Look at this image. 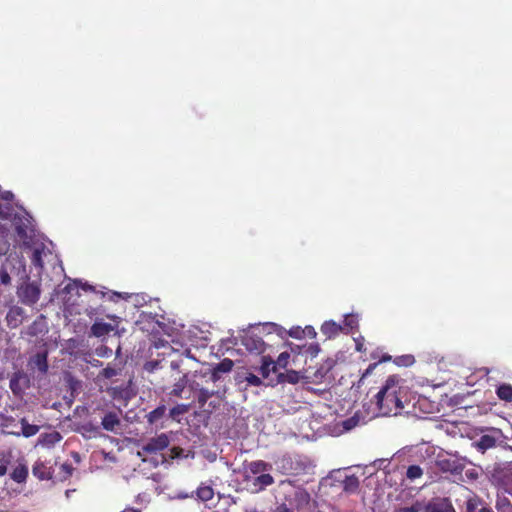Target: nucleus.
Masks as SVG:
<instances>
[{
    "label": "nucleus",
    "mask_w": 512,
    "mask_h": 512,
    "mask_svg": "<svg viewBox=\"0 0 512 512\" xmlns=\"http://www.w3.org/2000/svg\"><path fill=\"white\" fill-rule=\"evenodd\" d=\"M401 387L395 375L389 376L384 386L375 395V403L381 415H397L403 409Z\"/></svg>",
    "instance_id": "1"
},
{
    "label": "nucleus",
    "mask_w": 512,
    "mask_h": 512,
    "mask_svg": "<svg viewBox=\"0 0 512 512\" xmlns=\"http://www.w3.org/2000/svg\"><path fill=\"white\" fill-rule=\"evenodd\" d=\"M41 295L40 284L37 282H24L17 289V296L21 303L27 306L36 304Z\"/></svg>",
    "instance_id": "2"
},
{
    "label": "nucleus",
    "mask_w": 512,
    "mask_h": 512,
    "mask_svg": "<svg viewBox=\"0 0 512 512\" xmlns=\"http://www.w3.org/2000/svg\"><path fill=\"white\" fill-rule=\"evenodd\" d=\"M170 439L166 433H161L148 439L141 445L138 451V456L142 457L145 455L157 454L168 448Z\"/></svg>",
    "instance_id": "3"
},
{
    "label": "nucleus",
    "mask_w": 512,
    "mask_h": 512,
    "mask_svg": "<svg viewBox=\"0 0 512 512\" xmlns=\"http://www.w3.org/2000/svg\"><path fill=\"white\" fill-rule=\"evenodd\" d=\"M31 380L29 375L23 370H17L12 373L9 381V387L15 397L21 398L26 389L30 387Z\"/></svg>",
    "instance_id": "4"
},
{
    "label": "nucleus",
    "mask_w": 512,
    "mask_h": 512,
    "mask_svg": "<svg viewBox=\"0 0 512 512\" xmlns=\"http://www.w3.org/2000/svg\"><path fill=\"white\" fill-rule=\"evenodd\" d=\"M461 512H494L478 494L471 492L460 507Z\"/></svg>",
    "instance_id": "5"
},
{
    "label": "nucleus",
    "mask_w": 512,
    "mask_h": 512,
    "mask_svg": "<svg viewBox=\"0 0 512 512\" xmlns=\"http://www.w3.org/2000/svg\"><path fill=\"white\" fill-rule=\"evenodd\" d=\"M245 480L252 484V491L255 493L265 490L274 483V478L269 473L261 474L256 477L245 475Z\"/></svg>",
    "instance_id": "6"
},
{
    "label": "nucleus",
    "mask_w": 512,
    "mask_h": 512,
    "mask_svg": "<svg viewBox=\"0 0 512 512\" xmlns=\"http://www.w3.org/2000/svg\"><path fill=\"white\" fill-rule=\"evenodd\" d=\"M436 466L442 472H449L453 475H460L464 465L456 459L442 458L436 461Z\"/></svg>",
    "instance_id": "7"
},
{
    "label": "nucleus",
    "mask_w": 512,
    "mask_h": 512,
    "mask_svg": "<svg viewBox=\"0 0 512 512\" xmlns=\"http://www.w3.org/2000/svg\"><path fill=\"white\" fill-rule=\"evenodd\" d=\"M189 390L197 393L196 397L200 408H203L208 399L218 393L215 390H209L207 388L201 387V385L196 381H191L189 383Z\"/></svg>",
    "instance_id": "8"
},
{
    "label": "nucleus",
    "mask_w": 512,
    "mask_h": 512,
    "mask_svg": "<svg viewBox=\"0 0 512 512\" xmlns=\"http://www.w3.org/2000/svg\"><path fill=\"white\" fill-rule=\"evenodd\" d=\"M25 318V311L19 306H12L6 314L7 326L11 329L19 327Z\"/></svg>",
    "instance_id": "9"
},
{
    "label": "nucleus",
    "mask_w": 512,
    "mask_h": 512,
    "mask_svg": "<svg viewBox=\"0 0 512 512\" xmlns=\"http://www.w3.org/2000/svg\"><path fill=\"white\" fill-rule=\"evenodd\" d=\"M426 512H456L449 498L433 499L427 506Z\"/></svg>",
    "instance_id": "10"
},
{
    "label": "nucleus",
    "mask_w": 512,
    "mask_h": 512,
    "mask_svg": "<svg viewBox=\"0 0 512 512\" xmlns=\"http://www.w3.org/2000/svg\"><path fill=\"white\" fill-rule=\"evenodd\" d=\"M242 342L250 352L261 354L265 351V342L258 336H246L243 338Z\"/></svg>",
    "instance_id": "11"
},
{
    "label": "nucleus",
    "mask_w": 512,
    "mask_h": 512,
    "mask_svg": "<svg viewBox=\"0 0 512 512\" xmlns=\"http://www.w3.org/2000/svg\"><path fill=\"white\" fill-rule=\"evenodd\" d=\"M271 469V464L263 461V460H256L250 462L246 466V474L250 475L252 477H256L261 474H265L266 471Z\"/></svg>",
    "instance_id": "12"
},
{
    "label": "nucleus",
    "mask_w": 512,
    "mask_h": 512,
    "mask_svg": "<svg viewBox=\"0 0 512 512\" xmlns=\"http://www.w3.org/2000/svg\"><path fill=\"white\" fill-rule=\"evenodd\" d=\"M28 364L32 369H37L42 374H45L48 371L47 352H39L35 354L30 358Z\"/></svg>",
    "instance_id": "13"
},
{
    "label": "nucleus",
    "mask_w": 512,
    "mask_h": 512,
    "mask_svg": "<svg viewBox=\"0 0 512 512\" xmlns=\"http://www.w3.org/2000/svg\"><path fill=\"white\" fill-rule=\"evenodd\" d=\"M120 418L117 412L109 411L104 415L101 421V426L108 432H114L116 427L120 426Z\"/></svg>",
    "instance_id": "14"
},
{
    "label": "nucleus",
    "mask_w": 512,
    "mask_h": 512,
    "mask_svg": "<svg viewBox=\"0 0 512 512\" xmlns=\"http://www.w3.org/2000/svg\"><path fill=\"white\" fill-rule=\"evenodd\" d=\"M32 473L40 480H47L52 477L51 467L43 461H36L32 468Z\"/></svg>",
    "instance_id": "15"
},
{
    "label": "nucleus",
    "mask_w": 512,
    "mask_h": 512,
    "mask_svg": "<svg viewBox=\"0 0 512 512\" xmlns=\"http://www.w3.org/2000/svg\"><path fill=\"white\" fill-rule=\"evenodd\" d=\"M113 330L114 327L110 323H105L102 321H95V323L91 326V333L95 337L105 336Z\"/></svg>",
    "instance_id": "16"
},
{
    "label": "nucleus",
    "mask_w": 512,
    "mask_h": 512,
    "mask_svg": "<svg viewBox=\"0 0 512 512\" xmlns=\"http://www.w3.org/2000/svg\"><path fill=\"white\" fill-rule=\"evenodd\" d=\"M186 383H187L186 376H183L181 379H179L178 382H176L173 385V388L169 392V395L173 396V397H176V398L189 399L190 395H184L185 392H186V390H185L186 389Z\"/></svg>",
    "instance_id": "17"
},
{
    "label": "nucleus",
    "mask_w": 512,
    "mask_h": 512,
    "mask_svg": "<svg viewBox=\"0 0 512 512\" xmlns=\"http://www.w3.org/2000/svg\"><path fill=\"white\" fill-rule=\"evenodd\" d=\"M342 331L341 325L334 321H326L321 326V332L328 338L337 336Z\"/></svg>",
    "instance_id": "18"
},
{
    "label": "nucleus",
    "mask_w": 512,
    "mask_h": 512,
    "mask_svg": "<svg viewBox=\"0 0 512 512\" xmlns=\"http://www.w3.org/2000/svg\"><path fill=\"white\" fill-rule=\"evenodd\" d=\"M46 331L45 327V318L43 315H40L29 327L27 330V334L29 336H37Z\"/></svg>",
    "instance_id": "19"
},
{
    "label": "nucleus",
    "mask_w": 512,
    "mask_h": 512,
    "mask_svg": "<svg viewBox=\"0 0 512 512\" xmlns=\"http://www.w3.org/2000/svg\"><path fill=\"white\" fill-rule=\"evenodd\" d=\"M194 493L196 494L197 499L202 502L210 501L214 497V490L209 485L201 484Z\"/></svg>",
    "instance_id": "20"
},
{
    "label": "nucleus",
    "mask_w": 512,
    "mask_h": 512,
    "mask_svg": "<svg viewBox=\"0 0 512 512\" xmlns=\"http://www.w3.org/2000/svg\"><path fill=\"white\" fill-rule=\"evenodd\" d=\"M27 476H28V467L25 464L17 465L13 469V471L10 475L11 479L17 483L25 482L27 479Z\"/></svg>",
    "instance_id": "21"
},
{
    "label": "nucleus",
    "mask_w": 512,
    "mask_h": 512,
    "mask_svg": "<svg viewBox=\"0 0 512 512\" xmlns=\"http://www.w3.org/2000/svg\"><path fill=\"white\" fill-rule=\"evenodd\" d=\"M359 479L356 475H346L342 481L343 490L348 493L356 492L359 488Z\"/></svg>",
    "instance_id": "22"
},
{
    "label": "nucleus",
    "mask_w": 512,
    "mask_h": 512,
    "mask_svg": "<svg viewBox=\"0 0 512 512\" xmlns=\"http://www.w3.org/2000/svg\"><path fill=\"white\" fill-rule=\"evenodd\" d=\"M166 414V406L160 405L147 415V421L149 424H157Z\"/></svg>",
    "instance_id": "23"
},
{
    "label": "nucleus",
    "mask_w": 512,
    "mask_h": 512,
    "mask_svg": "<svg viewBox=\"0 0 512 512\" xmlns=\"http://www.w3.org/2000/svg\"><path fill=\"white\" fill-rule=\"evenodd\" d=\"M496 394L499 399L506 402H512V385L506 383L501 384L498 386Z\"/></svg>",
    "instance_id": "24"
},
{
    "label": "nucleus",
    "mask_w": 512,
    "mask_h": 512,
    "mask_svg": "<svg viewBox=\"0 0 512 512\" xmlns=\"http://www.w3.org/2000/svg\"><path fill=\"white\" fill-rule=\"evenodd\" d=\"M20 424L22 427V435L26 438L36 435L39 431V426L29 424L26 418H22Z\"/></svg>",
    "instance_id": "25"
},
{
    "label": "nucleus",
    "mask_w": 512,
    "mask_h": 512,
    "mask_svg": "<svg viewBox=\"0 0 512 512\" xmlns=\"http://www.w3.org/2000/svg\"><path fill=\"white\" fill-rule=\"evenodd\" d=\"M495 444H496V440L494 437H492L490 435H483L480 437V439L476 443V446L479 450L484 452L487 449L494 447Z\"/></svg>",
    "instance_id": "26"
},
{
    "label": "nucleus",
    "mask_w": 512,
    "mask_h": 512,
    "mask_svg": "<svg viewBox=\"0 0 512 512\" xmlns=\"http://www.w3.org/2000/svg\"><path fill=\"white\" fill-rule=\"evenodd\" d=\"M191 408V404H177L176 406L172 407L169 411V416L173 420H177L178 416L186 414Z\"/></svg>",
    "instance_id": "27"
},
{
    "label": "nucleus",
    "mask_w": 512,
    "mask_h": 512,
    "mask_svg": "<svg viewBox=\"0 0 512 512\" xmlns=\"http://www.w3.org/2000/svg\"><path fill=\"white\" fill-rule=\"evenodd\" d=\"M279 382H287L296 384L299 381V374L296 371H287L286 373H280L278 375Z\"/></svg>",
    "instance_id": "28"
},
{
    "label": "nucleus",
    "mask_w": 512,
    "mask_h": 512,
    "mask_svg": "<svg viewBox=\"0 0 512 512\" xmlns=\"http://www.w3.org/2000/svg\"><path fill=\"white\" fill-rule=\"evenodd\" d=\"M233 367L234 362L229 358H224L222 361H220L218 364L214 366V368L221 374L231 372Z\"/></svg>",
    "instance_id": "29"
},
{
    "label": "nucleus",
    "mask_w": 512,
    "mask_h": 512,
    "mask_svg": "<svg viewBox=\"0 0 512 512\" xmlns=\"http://www.w3.org/2000/svg\"><path fill=\"white\" fill-rule=\"evenodd\" d=\"M423 475V470L418 465H411L407 468L406 476L410 480H415Z\"/></svg>",
    "instance_id": "30"
},
{
    "label": "nucleus",
    "mask_w": 512,
    "mask_h": 512,
    "mask_svg": "<svg viewBox=\"0 0 512 512\" xmlns=\"http://www.w3.org/2000/svg\"><path fill=\"white\" fill-rule=\"evenodd\" d=\"M275 371L276 370V364L274 361H266L264 360L261 367H260V372H261V375L263 376V378H267L269 376V373L270 371Z\"/></svg>",
    "instance_id": "31"
},
{
    "label": "nucleus",
    "mask_w": 512,
    "mask_h": 512,
    "mask_svg": "<svg viewBox=\"0 0 512 512\" xmlns=\"http://www.w3.org/2000/svg\"><path fill=\"white\" fill-rule=\"evenodd\" d=\"M13 205L11 203H2L0 201V218L8 219L13 213Z\"/></svg>",
    "instance_id": "32"
},
{
    "label": "nucleus",
    "mask_w": 512,
    "mask_h": 512,
    "mask_svg": "<svg viewBox=\"0 0 512 512\" xmlns=\"http://www.w3.org/2000/svg\"><path fill=\"white\" fill-rule=\"evenodd\" d=\"M32 263L37 267H43L42 252L39 249H35L32 255Z\"/></svg>",
    "instance_id": "33"
},
{
    "label": "nucleus",
    "mask_w": 512,
    "mask_h": 512,
    "mask_svg": "<svg viewBox=\"0 0 512 512\" xmlns=\"http://www.w3.org/2000/svg\"><path fill=\"white\" fill-rule=\"evenodd\" d=\"M96 354L99 357H102V358L106 357L107 358V357H110L112 355V349L109 348L108 346L101 345L100 347H98L96 349Z\"/></svg>",
    "instance_id": "34"
},
{
    "label": "nucleus",
    "mask_w": 512,
    "mask_h": 512,
    "mask_svg": "<svg viewBox=\"0 0 512 512\" xmlns=\"http://www.w3.org/2000/svg\"><path fill=\"white\" fill-rule=\"evenodd\" d=\"M80 431L83 432V434L85 433H88V434H94L96 435L98 433V427L97 426H94L93 424L91 423H85L83 424L80 429Z\"/></svg>",
    "instance_id": "35"
},
{
    "label": "nucleus",
    "mask_w": 512,
    "mask_h": 512,
    "mask_svg": "<svg viewBox=\"0 0 512 512\" xmlns=\"http://www.w3.org/2000/svg\"><path fill=\"white\" fill-rule=\"evenodd\" d=\"M344 324L352 330L358 326V319L354 315H347L345 317Z\"/></svg>",
    "instance_id": "36"
},
{
    "label": "nucleus",
    "mask_w": 512,
    "mask_h": 512,
    "mask_svg": "<svg viewBox=\"0 0 512 512\" xmlns=\"http://www.w3.org/2000/svg\"><path fill=\"white\" fill-rule=\"evenodd\" d=\"M245 380L251 386H260L262 384V380L253 373H248V375L245 377Z\"/></svg>",
    "instance_id": "37"
},
{
    "label": "nucleus",
    "mask_w": 512,
    "mask_h": 512,
    "mask_svg": "<svg viewBox=\"0 0 512 512\" xmlns=\"http://www.w3.org/2000/svg\"><path fill=\"white\" fill-rule=\"evenodd\" d=\"M290 357V354L285 351V352H282L279 356H278V359L277 361L275 362L276 366H280V367H283L285 368L287 363H288V359Z\"/></svg>",
    "instance_id": "38"
},
{
    "label": "nucleus",
    "mask_w": 512,
    "mask_h": 512,
    "mask_svg": "<svg viewBox=\"0 0 512 512\" xmlns=\"http://www.w3.org/2000/svg\"><path fill=\"white\" fill-rule=\"evenodd\" d=\"M421 510V504L419 502H416L412 504L410 507H401L395 512H419Z\"/></svg>",
    "instance_id": "39"
},
{
    "label": "nucleus",
    "mask_w": 512,
    "mask_h": 512,
    "mask_svg": "<svg viewBox=\"0 0 512 512\" xmlns=\"http://www.w3.org/2000/svg\"><path fill=\"white\" fill-rule=\"evenodd\" d=\"M117 370L112 367H106L102 370L101 375L107 379L112 378L117 375Z\"/></svg>",
    "instance_id": "40"
},
{
    "label": "nucleus",
    "mask_w": 512,
    "mask_h": 512,
    "mask_svg": "<svg viewBox=\"0 0 512 512\" xmlns=\"http://www.w3.org/2000/svg\"><path fill=\"white\" fill-rule=\"evenodd\" d=\"M510 502L507 498L497 499L496 508L499 512H504V507H509Z\"/></svg>",
    "instance_id": "41"
},
{
    "label": "nucleus",
    "mask_w": 512,
    "mask_h": 512,
    "mask_svg": "<svg viewBox=\"0 0 512 512\" xmlns=\"http://www.w3.org/2000/svg\"><path fill=\"white\" fill-rule=\"evenodd\" d=\"M0 283L3 285H9L11 283V277L5 269L0 271Z\"/></svg>",
    "instance_id": "42"
},
{
    "label": "nucleus",
    "mask_w": 512,
    "mask_h": 512,
    "mask_svg": "<svg viewBox=\"0 0 512 512\" xmlns=\"http://www.w3.org/2000/svg\"><path fill=\"white\" fill-rule=\"evenodd\" d=\"M357 423H358V420L355 419L354 417H351V418L343 421V427L346 430H350V429L354 428L357 425Z\"/></svg>",
    "instance_id": "43"
},
{
    "label": "nucleus",
    "mask_w": 512,
    "mask_h": 512,
    "mask_svg": "<svg viewBox=\"0 0 512 512\" xmlns=\"http://www.w3.org/2000/svg\"><path fill=\"white\" fill-rule=\"evenodd\" d=\"M15 231L17 235L21 238H24L27 236L26 226L22 224H15Z\"/></svg>",
    "instance_id": "44"
},
{
    "label": "nucleus",
    "mask_w": 512,
    "mask_h": 512,
    "mask_svg": "<svg viewBox=\"0 0 512 512\" xmlns=\"http://www.w3.org/2000/svg\"><path fill=\"white\" fill-rule=\"evenodd\" d=\"M390 360H391V356L390 355L383 354L378 362H375V363L369 365V367L367 369V372L372 371L377 366L378 363L387 362V361H390Z\"/></svg>",
    "instance_id": "45"
},
{
    "label": "nucleus",
    "mask_w": 512,
    "mask_h": 512,
    "mask_svg": "<svg viewBox=\"0 0 512 512\" xmlns=\"http://www.w3.org/2000/svg\"><path fill=\"white\" fill-rule=\"evenodd\" d=\"M183 454V449L181 447H172L170 449V458L175 459L181 457Z\"/></svg>",
    "instance_id": "46"
},
{
    "label": "nucleus",
    "mask_w": 512,
    "mask_h": 512,
    "mask_svg": "<svg viewBox=\"0 0 512 512\" xmlns=\"http://www.w3.org/2000/svg\"><path fill=\"white\" fill-rule=\"evenodd\" d=\"M222 378V374L220 372H218L214 367L213 369L211 370V373H210V381L213 382V383H216L218 381H220Z\"/></svg>",
    "instance_id": "47"
},
{
    "label": "nucleus",
    "mask_w": 512,
    "mask_h": 512,
    "mask_svg": "<svg viewBox=\"0 0 512 512\" xmlns=\"http://www.w3.org/2000/svg\"><path fill=\"white\" fill-rule=\"evenodd\" d=\"M303 332H304V331H303V330H301V328H300V327H297V328H295V329H291V330L289 331V335H290V336H292V337H294V338H301V335L303 334Z\"/></svg>",
    "instance_id": "48"
},
{
    "label": "nucleus",
    "mask_w": 512,
    "mask_h": 512,
    "mask_svg": "<svg viewBox=\"0 0 512 512\" xmlns=\"http://www.w3.org/2000/svg\"><path fill=\"white\" fill-rule=\"evenodd\" d=\"M159 366V362L157 361H150L147 362L145 365V368L149 372H153L157 367Z\"/></svg>",
    "instance_id": "49"
},
{
    "label": "nucleus",
    "mask_w": 512,
    "mask_h": 512,
    "mask_svg": "<svg viewBox=\"0 0 512 512\" xmlns=\"http://www.w3.org/2000/svg\"><path fill=\"white\" fill-rule=\"evenodd\" d=\"M78 288V281H74L73 283H69L66 285L65 289L67 292H71L73 289H77Z\"/></svg>",
    "instance_id": "50"
},
{
    "label": "nucleus",
    "mask_w": 512,
    "mask_h": 512,
    "mask_svg": "<svg viewBox=\"0 0 512 512\" xmlns=\"http://www.w3.org/2000/svg\"><path fill=\"white\" fill-rule=\"evenodd\" d=\"M276 512H293V510L287 507L286 504H281L277 507Z\"/></svg>",
    "instance_id": "51"
},
{
    "label": "nucleus",
    "mask_w": 512,
    "mask_h": 512,
    "mask_svg": "<svg viewBox=\"0 0 512 512\" xmlns=\"http://www.w3.org/2000/svg\"><path fill=\"white\" fill-rule=\"evenodd\" d=\"M306 351H307V352H310V353H311V355H314V354H316V353H317V351H318V347H317V346H315V347H314V346L310 345V346L307 348V350H306Z\"/></svg>",
    "instance_id": "52"
},
{
    "label": "nucleus",
    "mask_w": 512,
    "mask_h": 512,
    "mask_svg": "<svg viewBox=\"0 0 512 512\" xmlns=\"http://www.w3.org/2000/svg\"><path fill=\"white\" fill-rule=\"evenodd\" d=\"M356 349H357V351H359V352L364 351V344H363L362 342H360V341H358V340H357V341H356Z\"/></svg>",
    "instance_id": "53"
},
{
    "label": "nucleus",
    "mask_w": 512,
    "mask_h": 512,
    "mask_svg": "<svg viewBox=\"0 0 512 512\" xmlns=\"http://www.w3.org/2000/svg\"><path fill=\"white\" fill-rule=\"evenodd\" d=\"M7 472V467L4 464H0V477L4 476Z\"/></svg>",
    "instance_id": "54"
},
{
    "label": "nucleus",
    "mask_w": 512,
    "mask_h": 512,
    "mask_svg": "<svg viewBox=\"0 0 512 512\" xmlns=\"http://www.w3.org/2000/svg\"><path fill=\"white\" fill-rule=\"evenodd\" d=\"M301 350H302V347L299 345H297L295 349L293 347H291V351L297 352L299 354L302 352Z\"/></svg>",
    "instance_id": "55"
},
{
    "label": "nucleus",
    "mask_w": 512,
    "mask_h": 512,
    "mask_svg": "<svg viewBox=\"0 0 512 512\" xmlns=\"http://www.w3.org/2000/svg\"><path fill=\"white\" fill-rule=\"evenodd\" d=\"M302 495L305 497V499L307 501L309 500V494L308 493L304 492V493H302Z\"/></svg>",
    "instance_id": "56"
},
{
    "label": "nucleus",
    "mask_w": 512,
    "mask_h": 512,
    "mask_svg": "<svg viewBox=\"0 0 512 512\" xmlns=\"http://www.w3.org/2000/svg\"><path fill=\"white\" fill-rule=\"evenodd\" d=\"M469 476H470L471 478H475V477H476V474L474 475V473H471Z\"/></svg>",
    "instance_id": "57"
},
{
    "label": "nucleus",
    "mask_w": 512,
    "mask_h": 512,
    "mask_svg": "<svg viewBox=\"0 0 512 512\" xmlns=\"http://www.w3.org/2000/svg\"><path fill=\"white\" fill-rule=\"evenodd\" d=\"M254 512H257V511H254Z\"/></svg>",
    "instance_id": "58"
},
{
    "label": "nucleus",
    "mask_w": 512,
    "mask_h": 512,
    "mask_svg": "<svg viewBox=\"0 0 512 512\" xmlns=\"http://www.w3.org/2000/svg\"><path fill=\"white\" fill-rule=\"evenodd\" d=\"M254 512H257V511H254Z\"/></svg>",
    "instance_id": "59"
}]
</instances>
